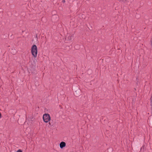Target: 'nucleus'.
Returning <instances> with one entry per match:
<instances>
[{"label": "nucleus", "instance_id": "1", "mask_svg": "<svg viewBox=\"0 0 152 152\" xmlns=\"http://www.w3.org/2000/svg\"><path fill=\"white\" fill-rule=\"evenodd\" d=\"M31 53L32 55L34 57H37V47L35 45H33L31 48Z\"/></svg>", "mask_w": 152, "mask_h": 152}, {"label": "nucleus", "instance_id": "2", "mask_svg": "<svg viewBox=\"0 0 152 152\" xmlns=\"http://www.w3.org/2000/svg\"><path fill=\"white\" fill-rule=\"evenodd\" d=\"M43 119L45 122L47 123L50 120V115L48 114H45L43 115Z\"/></svg>", "mask_w": 152, "mask_h": 152}, {"label": "nucleus", "instance_id": "3", "mask_svg": "<svg viewBox=\"0 0 152 152\" xmlns=\"http://www.w3.org/2000/svg\"><path fill=\"white\" fill-rule=\"evenodd\" d=\"M60 147L61 148H62L66 146V143L64 142H61L60 144Z\"/></svg>", "mask_w": 152, "mask_h": 152}, {"label": "nucleus", "instance_id": "4", "mask_svg": "<svg viewBox=\"0 0 152 152\" xmlns=\"http://www.w3.org/2000/svg\"><path fill=\"white\" fill-rule=\"evenodd\" d=\"M150 102H151V106H152L151 113L152 114V96L150 99Z\"/></svg>", "mask_w": 152, "mask_h": 152}, {"label": "nucleus", "instance_id": "5", "mask_svg": "<svg viewBox=\"0 0 152 152\" xmlns=\"http://www.w3.org/2000/svg\"><path fill=\"white\" fill-rule=\"evenodd\" d=\"M127 0H119V1H122V2H124V3H125L126 2Z\"/></svg>", "mask_w": 152, "mask_h": 152}, {"label": "nucleus", "instance_id": "6", "mask_svg": "<svg viewBox=\"0 0 152 152\" xmlns=\"http://www.w3.org/2000/svg\"><path fill=\"white\" fill-rule=\"evenodd\" d=\"M17 152H22V151L20 149H19L17 151Z\"/></svg>", "mask_w": 152, "mask_h": 152}, {"label": "nucleus", "instance_id": "7", "mask_svg": "<svg viewBox=\"0 0 152 152\" xmlns=\"http://www.w3.org/2000/svg\"><path fill=\"white\" fill-rule=\"evenodd\" d=\"M150 42L151 43V46H152V38Z\"/></svg>", "mask_w": 152, "mask_h": 152}, {"label": "nucleus", "instance_id": "8", "mask_svg": "<svg viewBox=\"0 0 152 152\" xmlns=\"http://www.w3.org/2000/svg\"><path fill=\"white\" fill-rule=\"evenodd\" d=\"M72 36H70L68 37V39H71V37Z\"/></svg>", "mask_w": 152, "mask_h": 152}, {"label": "nucleus", "instance_id": "9", "mask_svg": "<svg viewBox=\"0 0 152 152\" xmlns=\"http://www.w3.org/2000/svg\"><path fill=\"white\" fill-rule=\"evenodd\" d=\"M62 2L63 3H64L65 2V1L64 0H63L62 1Z\"/></svg>", "mask_w": 152, "mask_h": 152}, {"label": "nucleus", "instance_id": "10", "mask_svg": "<svg viewBox=\"0 0 152 152\" xmlns=\"http://www.w3.org/2000/svg\"><path fill=\"white\" fill-rule=\"evenodd\" d=\"M1 117V113H0V118Z\"/></svg>", "mask_w": 152, "mask_h": 152}, {"label": "nucleus", "instance_id": "11", "mask_svg": "<svg viewBox=\"0 0 152 152\" xmlns=\"http://www.w3.org/2000/svg\"><path fill=\"white\" fill-rule=\"evenodd\" d=\"M49 125H50L52 126V124H51L50 123V122H49Z\"/></svg>", "mask_w": 152, "mask_h": 152}]
</instances>
